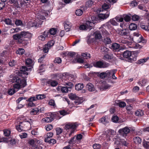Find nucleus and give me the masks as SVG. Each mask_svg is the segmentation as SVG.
I'll return each mask as SVG.
<instances>
[{"instance_id": "46", "label": "nucleus", "mask_w": 149, "mask_h": 149, "mask_svg": "<svg viewBox=\"0 0 149 149\" xmlns=\"http://www.w3.org/2000/svg\"><path fill=\"white\" fill-rule=\"evenodd\" d=\"M15 24L17 26L23 25L22 21L19 19H16L15 21Z\"/></svg>"}, {"instance_id": "2", "label": "nucleus", "mask_w": 149, "mask_h": 149, "mask_svg": "<svg viewBox=\"0 0 149 149\" xmlns=\"http://www.w3.org/2000/svg\"><path fill=\"white\" fill-rule=\"evenodd\" d=\"M29 35V33L25 31H22L20 33L14 35L13 37L15 40H18L19 42L23 43L25 40L24 38H28Z\"/></svg>"}, {"instance_id": "39", "label": "nucleus", "mask_w": 149, "mask_h": 149, "mask_svg": "<svg viewBox=\"0 0 149 149\" xmlns=\"http://www.w3.org/2000/svg\"><path fill=\"white\" fill-rule=\"evenodd\" d=\"M83 13V11L82 10L79 9L76 10L75 14L77 16H81Z\"/></svg>"}, {"instance_id": "27", "label": "nucleus", "mask_w": 149, "mask_h": 149, "mask_svg": "<svg viewBox=\"0 0 149 149\" xmlns=\"http://www.w3.org/2000/svg\"><path fill=\"white\" fill-rule=\"evenodd\" d=\"M74 61L75 63H82L84 62V60L81 58H75L74 60Z\"/></svg>"}, {"instance_id": "7", "label": "nucleus", "mask_w": 149, "mask_h": 149, "mask_svg": "<svg viewBox=\"0 0 149 149\" xmlns=\"http://www.w3.org/2000/svg\"><path fill=\"white\" fill-rule=\"evenodd\" d=\"M107 29H108V26L104 24L102 25L99 28L102 35L104 37L107 36L109 35V33L107 30Z\"/></svg>"}, {"instance_id": "9", "label": "nucleus", "mask_w": 149, "mask_h": 149, "mask_svg": "<svg viewBox=\"0 0 149 149\" xmlns=\"http://www.w3.org/2000/svg\"><path fill=\"white\" fill-rule=\"evenodd\" d=\"M118 34L122 36H128L130 35V33L128 30L124 29L119 30Z\"/></svg>"}, {"instance_id": "56", "label": "nucleus", "mask_w": 149, "mask_h": 149, "mask_svg": "<svg viewBox=\"0 0 149 149\" xmlns=\"http://www.w3.org/2000/svg\"><path fill=\"white\" fill-rule=\"evenodd\" d=\"M19 126H21V127L20 128L19 130L24 131V121L22 122H19Z\"/></svg>"}, {"instance_id": "40", "label": "nucleus", "mask_w": 149, "mask_h": 149, "mask_svg": "<svg viewBox=\"0 0 149 149\" xmlns=\"http://www.w3.org/2000/svg\"><path fill=\"white\" fill-rule=\"evenodd\" d=\"M15 93V90L14 89H9L8 91V93L9 95H12Z\"/></svg>"}, {"instance_id": "37", "label": "nucleus", "mask_w": 149, "mask_h": 149, "mask_svg": "<svg viewBox=\"0 0 149 149\" xmlns=\"http://www.w3.org/2000/svg\"><path fill=\"white\" fill-rule=\"evenodd\" d=\"M93 3V2L91 0H89L86 3V6L88 7H91Z\"/></svg>"}, {"instance_id": "33", "label": "nucleus", "mask_w": 149, "mask_h": 149, "mask_svg": "<svg viewBox=\"0 0 149 149\" xmlns=\"http://www.w3.org/2000/svg\"><path fill=\"white\" fill-rule=\"evenodd\" d=\"M64 83V85L66 86V87H67L68 88H71L73 86L72 83L70 82L65 81Z\"/></svg>"}, {"instance_id": "16", "label": "nucleus", "mask_w": 149, "mask_h": 149, "mask_svg": "<svg viewBox=\"0 0 149 149\" xmlns=\"http://www.w3.org/2000/svg\"><path fill=\"white\" fill-rule=\"evenodd\" d=\"M113 58V56L112 54L108 53H105L104 56V60L111 59Z\"/></svg>"}, {"instance_id": "18", "label": "nucleus", "mask_w": 149, "mask_h": 149, "mask_svg": "<svg viewBox=\"0 0 149 149\" xmlns=\"http://www.w3.org/2000/svg\"><path fill=\"white\" fill-rule=\"evenodd\" d=\"M119 47V45L116 43H113L111 46V49L115 51H118Z\"/></svg>"}, {"instance_id": "61", "label": "nucleus", "mask_w": 149, "mask_h": 149, "mask_svg": "<svg viewBox=\"0 0 149 149\" xmlns=\"http://www.w3.org/2000/svg\"><path fill=\"white\" fill-rule=\"evenodd\" d=\"M124 19L125 21L126 22H128L130 21L131 19V17L130 16L128 15H126L124 17Z\"/></svg>"}, {"instance_id": "20", "label": "nucleus", "mask_w": 149, "mask_h": 149, "mask_svg": "<svg viewBox=\"0 0 149 149\" xmlns=\"http://www.w3.org/2000/svg\"><path fill=\"white\" fill-rule=\"evenodd\" d=\"M31 66H28L27 67L25 66H22L20 68V70L22 72H25L26 71H29L31 70Z\"/></svg>"}, {"instance_id": "55", "label": "nucleus", "mask_w": 149, "mask_h": 149, "mask_svg": "<svg viewBox=\"0 0 149 149\" xmlns=\"http://www.w3.org/2000/svg\"><path fill=\"white\" fill-rule=\"evenodd\" d=\"M111 120L113 122L116 123L118 120V118L117 116H114L112 118Z\"/></svg>"}, {"instance_id": "45", "label": "nucleus", "mask_w": 149, "mask_h": 149, "mask_svg": "<svg viewBox=\"0 0 149 149\" xmlns=\"http://www.w3.org/2000/svg\"><path fill=\"white\" fill-rule=\"evenodd\" d=\"M68 88L66 86H64L61 88V91L62 93H66L68 92Z\"/></svg>"}, {"instance_id": "43", "label": "nucleus", "mask_w": 149, "mask_h": 149, "mask_svg": "<svg viewBox=\"0 0 149 149\" xmlns=\"http://www.w3.org/2000/svg\"><path fill=\"white\" fill-rule=\"evenodd\" d=\"M4 22L5 23L7 24L11 25H13V24L12 23L11 21L9 19H6L5 20Z\"/></svg>"}, {"instance_id": "15", "label": "nucleus", "mask_w": 149, "mask_h": 149, "mask_svg": "<svg viewBox=\"0 0 149 149\" xmlns=\"http://www.w3.org/2000/svg\"><path fill=\"white\" fill-rule=\"evenodd\" d=\"M86 88L90 91H93L95 90L94 85L90 83L87 84Z\"/></svg>"}, {"instance_id": "51", "label": "nucleus", "mask_w": 149, "mask_h": 149, "mask_svg": "<svg viewBox=\"0 0 149 149\" xmlns=\"http://www.w3.org/2000/svg\"><path fill=\"white\" fill-rule=\"evenodd\" d=\"M42 22V21L40 20L39 21V22H37V23H36L34 22L33 23V26H34L35 27H40L41 26Z\"/></svg>"}, {"instance_id": "50", "label": "nucleus", "mask_w": 149, "mask_h": 149, "mask_svg": "<svg viewBox=\"0 0 149 149\" xmlns=\"http://www.w3.org/2000/svg\"><path fill=\"white\" fill-rule=\"evenodd\" d=\"M82 56L84 57H86V58H90V54L89 53H83L81 54Z\"/></svg>"}, {"instance_id": "30", "label": "nucleus", "mask_w": 149, "mask_h": 149, "mask_svg": "<svg viewBox=\"0 0 149 149\" xmlns=\"http://www.w3.org/2000/svg\"><path fill=\"white\" fill-rule=\"evenodd\" d=\"M148 58H149L148 57L147 58H145L143 59H140L138 61L137 63L139 64H143L146 62Z\"/></svg>"}, {"instance_id": "25", "label": "nucleus", "mask_w": 149, "mask_h": 149, "mask_svg": "<svg viewBox=\"0 0 149 149\" xmlns=\"http://www.w3.org/2000/svg\"><path fill=\"white\" fill-rule=\"evenodd\" d=\"M24 131L26 130H28L30 128V123L28 121H24Z\"/></svg>"}, {"instance_id": "64", "label": "nucleus", "mask_w": 149, "mask_h": 149, "mask_svg": "<svg viewBox=\"0 0 149 149\" xmlns=\"http://www.w3.org/2000/svg\"><path fill=\"white\" fill-rule=\"evenodd\" d=\"M46 129L47 131H49L53 128V126L52 125H49L45 126Z\"/></svg>"}, {"instance_id": "41", "label": "nucleus", "mask_w": 149, "mask_h": 149, "mask_svg": "<svg viewBox=\"0 0 149 149\" xmlns=\"http://www.w3.org/2000/svg\"><path fill=\"white\" fill-rule=\"evenodd\" d=\"M75 101L74 102V104L76 105H78L79 104H81L82 102L83 101L81 100L80 98L79 97V99H75Z\"/></svg>"}, {"instance_id": "54", "label": "nucleus", "mask_w": 149, "mask_h": 149, "mask_svg": "<svg viewBox=\"0 0 149 149\" xmlns=\"http://www.w3.org/2000/svg\"><path fill=\"white\" fill-rule=\"evenodd\" d=\"M76 54L75 52H70L68 54L69 56L72 57H74L76 56H77V55Z\"/></svg>"}, {"instance_id": "58", "label": "nucleus", "mask_w": 149, "mask_h": 149, "mask_svg": "<svg viewBox=\"0 0 149 149\" xmlns=\"http://www.w3.org/2000/svg\"><path fill=\"white\" fill-rule=\"evenodd\" d=\"M79 29L81 30H87L88 29L86 27V25L85 24L81 25L79 27Z\"/></svg>"}, {"instance_id": "10", "label": "nucleus", "mask_w": 149, "mask_h": 149, "mask_svg": "<svg viewBox=\"0 0 149 149\" xmlns=\"http://www.w3.org/2000/svg\"><path fill=\"white\" fill-rule=\"evenodd\" d=\"M36 142V139H31L29 140L28 143L31 146L32 149H39V148L35 145Z\"/></svg>"}, {"instance_id": "62", "label": "nucleus", "mask_w": 149, "mask_h": 149, "mask_svg": "<svg viewBox=\"0 0 149 149\" xmlns=\"http://www.w3.org/2000/svg\"><path fill=\"white\" fill-rule=\"evenodd\" d=\"M139 18V16L136 15H134L132 17V19L134 21H138Z\"/></svg>"}, {"instance_id": "13", "label": "nucleus", "mask_w": 149, "mask_h": 149, "mask_svg": "<svg viewBox=\"0 0 149 149\" xmlns=\"http://www.w3.org/2000/svg\"><path fill=\"white\" fill-rule=\"evenodd\" d=\"M109 12H107L105 14L100 13L98 15V18L101 20L105 19L108 17L109 16Z\"/></svg>"}, {"instance_id": "19", "label": "nucleus", "mask_w": 149, "mask_h": 149, "mask_svg": "<svg viewBox=\"0 0 149 149\" xmlns=\"http://www.w3.org/2000/svg\"><path fill=\"white\" fill-rule=\"evenodd\" d=\"M47 83L48 84H50L52 86H55L57 85L58 83L55 81L49 80L48 81Z\"/></svg>"}, {"instance_id": "63", "label": "nucleus", "mask_w": 149, "mask_h": 149, "mask_svg": "<svg viewBox=\"0 0 149 149\" xmlns=\"http://www.w3.org/2000/svg\"><path fill=\"white\" fill-rule=\"evenodd\" d=\"M93 147L94 149H99L101 147V145L99 144H95L93 145Z\"/></svg>"}, {"instance_id": "17", "label": "nucleus", "mask_w": 149, "mask_h": 149, "mask_svg": "<svg viewBox=\"0 0 149 149\" xmlns=\"http://www.w3.org/2000/svg\"><path fill=\"white\" fill-rule=\"evenodd\" d=\"M84 87V85L82 83H79L76 84L75 86V89L77 91L82 90Z\"/></svg>"}, {"instance_id": "47", "label": "nucleus", "mask_w": 149, "mask_h": 149, "mask_svg": "<svg viewBox=\"0 0 149 149\" xmlns=\"http://www.w3.org/2000/svg\"><path fill=\"white\" fill-rule=\"evenodd\" d=\"M61 59L59 57H57L56 58L54 61L55 63H57L58 64L61 63Z\"/></svg>"}, {"instance_id": "53", "label": "nucleus", "mask_w": 149, "mask_h": 149, "mask_svg": "<svg viewBox=\"0 0 149 149\" xmlns=\"http://www.w3.org/2000/svg\"><path fill=\"white\" fill-rule=\"evenodd\" d=\"M119 106L120 107H124L126 106V103L124 102H119L118 104Z\"/></svg>"}, {"instance_id": "34", "label": "nucleus", "mask_w": 149, "mask_h": 149, "mask_svg": "<svg viewBox=\"0 0 149 149\" xmlns=\"http://www.w3.org/2000/svg\"><path fill=\"white\" fill-rule=\"evenodd\" d=\"M24 52V50L23 49L19 48L16 51V53L19 55L23 54Z\"/></svg>"}, {"instance_id": "31", "label": "nucleus", "mask_w": 149, "mask_h": 149, "mask_svg": "<svg viewBox=\"0 0 149 149\" xmlns=\"http://www.w3.org/2000/svg\"><path fill=\"white\" fill-rule=\"evenodd\" d=\"M49 31V33L51 35H55L57 32V30L55 28H52Z\"/></svg>"}, {"instance_id": "4", "label": "nucleus", "mask_w": 149, "mask_h": 149, "mask_svg": "<svg viewBox=\"0 0 149 149\" xmlns=\"http://www.w3.org/2000/svg\"><path fill=\"white\" fill-rule=\"evenodd\" d=\"M93 65L95 67L101 68L108 67L109 65V64L106 62L99 61L94 63Z\"/></svg>"}, {"instance_id": "32", "label": "nucleus", "mask_w": 149, "mask_h": 149, "mask_svg": "<svg viewBox=\"0 0 149 149\" xmlns=\"http://www.w3.org/2000/svg\"><path fill=\"white\" fill-rule=\"evenodd\" d=\"M46 97L45 95L44 94L37 95L36 96V98L37 100H41L45 98Z\"/></svg>"}, {"instance_id": "21", "label": "nucleus", "mask_w": 149, "mask_h": 149, "mask_svg": "<svg viewBox=\"0 0 149 149\" xmlns=\"http://www.w3.org/2000/svg\"><path fill=\"white\" fill-rule=\"evenodd\" d=\"M100 121L101 123H102L104 124H106L109 123V119L108 118L106 117H103L101 118L100 119Z\"/></svg>"}, {"instance_id": "23", "label": "nucleus", "mask_w": 149, "mask_h": 149, "mask_svg": "<svg viewBox=\"0 0 149 149\" xmlns=\"http://www.w3.org/2000/svg\"><path fill=\"white\" fill-rule=\"evenodd\" d=\"M134 141L136 144H139L142 141L141 139L139 136H136L133 139Z\"/></svg>"}, {"instance_id": "52", "label": "nucleus", "mask_w": 149, "mask_h": 149, "mask_svg": "<svg viewBox=\"0 0 149 149\" xmlns=\"http://www.w3.org/2000/svg\"><path fill=\"white\" fill-rule=\"evenodd\" d=\"M110 22L113 26H117L118 25L117 23L113 19H111L110 20Z\"/></svg>"}, {"instance_id": "35", "label": "nucleus", "mask_w": 149, "mask_h": 149, "mask_svg": "<svg viewBox=\"0 0 149 149\" xmlns=\"http://www.w3.org/2000/svg\"><path fill=\"white\" fill-rule=\"evenodd\" d=\"M49 48L48 45L45 44L43 47V51L45 53H47L48 52Z\"/></svg>"}, {"instance_id": "14", "label": "nucleus", "mask_w": 149, "mask_h": 149, "mask_svg": "<svg viewBox=\"0 0 149 149\" xmlns=\"http://www.w3.org/2000/svg\"><path fill=\"white\" fill-rule=\"evenodd\" d=\"M72 26L71 24L69 22H67L64 24V27L66 32L70 31V29Z\"/></svg>"}, {"instance_id": "59", "label": "nucleus", "mask_w": 149, "mask_h": 149, "mask_svg": "<svg viewBox=\"0 0 149 149\" xmlns=\"http://www.w3.org/2000/svg\"><path fill=\"white\" fill-rule=\"evenodd\" d=\"M16 62L15 61L12 60L9 63V65L11 67H13L16 64Z\"/></svg>"}, {"instance_id": "42", "label": "nucleus", "mask_w": 149, "mask_h": 149, "mask_svg": "<svg viewBox=\"0 0 149 149\" xmlns=\"http://www.w3.org/2000/svg\"><path fill=\"white\" fill-rule=\"evenodd\" d=\"M143 145L144 147L146 148H149V142L146 141H143Z\"/></svg>"}, {"instance_id": "11", "label": "nucleus", "mask_w": 149, "mask_h": 149, "mask_svg": "<svg viewBox=\"0 0 149 149\" xmlns=\"http://www.w3.org/2000/svg\"><path fill=\"white\" fill-rule=\"evenodd\" d=\"M58 114V113H54L51 114V117H47L43 119L45 122L47 123H50L52 121L54 120L53 117H54L55 115H57Z\"/></svg>"}, {"instance_id": "60", "label": "nucleus", "mask_w": 149, "mask_h": 149, "mask_svg": "<svg viewBox=\"0 0 149 149\" xmlns=\"http://www.w3.org/2000/svg\"><path fill=\"white\" fill-rule=\"evenodd\" d=\"M32 60L30 58H28L26 60V65H29V66H30L29 65L32 63Z\"/></svg>"}, {"instance_id": "22", "label": "nucleus", "mask_w": 149, "mask_h": 149, "mask_svg": "<svg viewBox=\"0 0 149 149\" xmlns=\"http://www.w3.org/2000/svg\"><path fill=\"white\" fill-rule=\"evenodd\" d=\"M85 24L86 25V27L87 29H89V30H90L92 28L91 27L93 25V22L88 21L86 22Z\"/></svg>"}, {"instance_id": "57", "label": "nucleus", "mask_w": 149, "mask_h": 149, "mask_svg": "<svg viewBox=\"0 0 149 149\" xmlns=\"http://www.w3.org/2000/svg\"><path fill=\"white\" fill-rule=\"evenodd\" d=\"M56 131L57 135L60 134L63 132V130L60 128H57L56 129Z\"/></svg>"}, {"instance_id": "6", "label": "nucleus", "mask_w": 149, "mask_h": 149, "mask_svg": "<svg viewBox=\"0 0 149 149\" xmlns=\"http://www.w3.org/2000/svg\"><path fill=\"white\" fill-rule=\"evenodd\" d=\"M110 71L107 70L105 72H97V74L98 76L102 79H104L106 78H109L110 74Z\"/></svg>"}, {"instance_id": "26", "label": "nucleus", "mask_w": 149, "mask_h": 149, "mask_svg": "<svg viewBox=\"0 0 149 149\" xmlns=\"http://www.w3.org/2000/svg\"><path fill=\"white\" fill-rule=\"evenodd\" d=\"M95 39H100L102 37L101 33L99 31H96L94 33Z\"/></svg>"}, {"instance_id": "36", "label": "nucleus", "mask_w": 149, "mask_h": 149, "mask_svg": "<svg viewBox=\"0 0 149 149\" xmlns=\"http://www.w3.org/2000/svg\"><path fill=\"white\" fill-rule=\"evenodd\" d=\"M104 42L105 44H108L111 43V41L110 38L107 37L104 38Z\"/></svg>"}, {"instance_id": "3", "label": "nucleus", "mask_w": 149, "mask_h": 149, "mask_svg": "<svg viewBox=\"0 0 149 149\" xmlns=\"http://www.w3.org/2000/svg\"><path fill=\"white\" fill-rule=\"evenodd\" d=\"M123 56L124 58H128L129 61L130 62H132L136 60V58H133L131 52L126 50L123 53Z\"/></svg>"}, {"instance_id": "5", "label": "nucleus", "mask_w": 149, "mask_h": 149, "mask_svg": "<svg viewBox=\"0 0 149 149\" xmlns=\"http://www.w3.org/2000/svg\"><path fill=\"white\" fill-rule=\"evenodd\" d=\"M130 132V130L127 127H125L120 129L118 132L119 134L123 137H125L127 134Z\"/></svg>"}, {"instance_id": "1", "label": "nucleus", "mask_w": 149, "mask_h": 149, "mask_svg": "<svg viewBox=\"0 0 149 149\" xmlns=\"http://www.w3.org/2000/svg\"><path fill=\"white\" fill-rule=\"evenodd\" d=\"M12 81L16 83L13 86L15 89H19L20 88H24L26 85V82L25 79L17 76L13 77Z\"/></svg>"}, {"instance_id": "49", "label": "nucleus", "mask_w": 149, "mask_h": 149, "mask_svg": "<svg viewBox=\"0 0 149 149\" xmlns=\"http://www.w3.org/2000/svg\"><path fill=\"white\" fill-rule=\"evenodd\" d=\"M40 110L38 109V108L33 109V111L31 112V114L33 115L36 114L37 113L39 112Z\"/></svg>"}, {"instance_id": "24", "label": "nucleus", "mask_w": 149, "mask_h": 149, "mask_svg": "<svg viewBox=\"0 0 149 149\" xmlns=\"http://www.w3.org/2000/svg\"><path fill=\"white\" fill-rule=\"evenodd\" d=\"M135 114L136 116L138 117H141L144 115L143 112L142 110H138L136 111Z\"/></svg>"}, {"instance_id": "38", "label": "nucleus", "mask_w": 149, "mask_h": 149, "mask_svg": "<svg viewBox=\"0 0 149 149\" xmlns=\"http://www.w3.org/2000/svg\"><path fill=\"white\" fill-rule=\"evenodd\" d=\"M110 76H109V78L112 76V78L113 79H116L117 77H115V72L113 70H110Z\"/></svg>"}, {"instance_id": "28", "label": "nucleus", "mask_w": 149, "mask_h": 149, "mask_svg": "<svg viewBox=\"0 0 149 149\" xmlns=\"http://www.w3.org/2000/svg\"><path fill=\"white\" fill-rule=\"evenodd\" d=\"M69 98L72 100H75L79 99L78 97L75 94L71 93L69 95Z\"/></svg>"}, {"instance_id": "44", "label": "nucleus", "mask_w": 149, "mask_h": 149, "mask_svg": "<svg viewBox=\"0 0 149 149\" xmlns=\"http://www.w3.org/2000/svg\"><path fill=\"white\" fill-rule=\"evenodd\" d=\"M61 115L63 116H65L68 114L67 111H65L64 110H62L58 111Z\"/></svg>"}, {"instance_id": "48", "label": "nucleus", "mask_w": 149, "mask_h": 149, "mask_svg": "<svg viewBox=\"0 0 149 149\" xmlns=\"http://www.w3.org/2000/svg\"><path fill=\"white\" fill-rule=\"evenodd\" d=\"M109 49L105 47H103L101 49L102 52L104 54L105 53H107V52L109 51Z\"/></svg>"}, {"instance_id": "29", "label": "nucleus", "mask_w": 149, "mask_h": 149, "mask_svg": "<svg viewBox=\"0 0 149 149\" xmlns=\"http://www.w3.org/2000/svg\"><path fill=\"white\" fill-rule=\"evenodd\" d=\"M137 27V25L135 24L132 23L129 26V29L131 30H135Z\"/></svg>"}, {"instance_id": "8", "label": "nucleus", "mask_w": 149, "mask_h": 149, "mask_svg": "<svg viewBox=\"0 0 149 149\" xmlns=\"http://www.w3.org/2000/svg\"><path fill=\"white\" fill-rule=\"evenodd\" d=\"M77 127L76 123H68L66 124L64 128L66 130L71 129V130H75Z\"/></svg>"}, {"instance_id": "12", "label": "nucleus", "mask_w": 149, "mask_h": 149, "mask_svg": "<svg viewBox=\"0 0 149 149\" xmlns=\"http://www.w3.org/2000/svg\"><path fill=\"white\" fill-rule=\"evenodd\" d=\"M48 34L49 31H45L43 33V34L38 36V39L39 40L44 41L46 38H48Z\"/></svg>"}]
</instances>
